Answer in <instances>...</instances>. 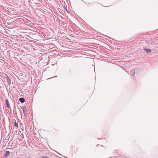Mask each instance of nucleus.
Here are the masks:
<instances>
[{
    "label": "nucleus",
    "mask_w": 158,
    "mask_h": 158,
    "mask_svg": "<svg viewBox=\"0 0 158 158\" xmlns=\"http://www.w3.org/2000/svg\"><path fill=\"white\" fill-rule=\"evenodd\" d=\"M19 101L21 103H23L25 101L24 98H20L19 99Z\"/></svg>",
    "instance_id": "20e7f679"
},
{
    "label": "nucleus",
    "mask_w": 158,
    "mask_h": 158,
    "mask_svg": "<svg viewBox=\"0 0 158 158\" xmlns=\"http://www.w3.org/2000/svg\"><path fill=\"white\" fill-rule=\"evenodd\" d=\"M131 73L132 75H134L135 73V70L133 69H132L131 70Z\"/></svg>",
    "instance_id": "423d86ee"
},
{
    "label": "nucleus",
    "mask_w": 158,
    "mask_h": 158,
    "mask_svg": "<svg viewBox=\"0 0 158 158\" xmlns=\"http://www.w3.org/2000/svg\"><path fill=\"white\" fill-rule=\"evenodd\" d=\"M23 110L24 114L25 116H26V114L27 108L25 106H23L22 107Z\"/></svg>",
    "instance_id": "f257e3e1"
},
{
    "label": "nucleus",
    "mask_w": 158,
    "mask_h": 158,
    "mask_svg": "<svg viewBox=\"0 0 158 158\" xmlns=\"http://www.w3.org/2000/svg\"><path fill=\"white\" fill-rule=\"evenodd\" d=\"M6 105L9 104V101L7 99L6 100Z\"/></svg>",
    "instance_id": "6e6552de"
},
{
    "label": "nucleus",
    "mask_w": 158,
    "mask_h": 158,
    "mask_svg": "<svg viewBox=\"0 0 158 158\" xmlns=\"http://www.w3.org/2000/svg\"><path fill=\"white\" fill-rule=\"evenodd\" d=\"M10 152L9 151H6L5 153L4 154V156L5 157H8L10 155Z\"/></svg>",
    "instance_id": "f03ea898"
},
{
    "label": "nucleus",
    "mask_w": 158,
    "mask_h": 158,
    "mask_svg": "<svg viewBox=\"0 0 158 158\" xmlns=\"http://www.w3.org/2000/svg\"><path fill=\"white\" fill-rule=\"evenodd\" d=\"M6 106H7V107L8 108H9V104H7V105H6Z\"/></svg>",
    "instance_id": "9d476101"
},
{
    "label": "nucleus",
    "mask_w": 158,
    "mask_h": 158,
    "mask_svg": "<svg viewBox=\"0 0 158 158\" xmlns=\"http://www.w3.org/2000/svg\"><path fill=\"white\" fill-rule=\"evenodd\" d=\"M85 2V3L87 4H89V5L90 4V3H89L86 2Z\"/></svg>",
    "instance_id": "9b49d317"
},
{
    "label": "nucleus",
    "mask_w": 158,
    "mask_h": 158,
    "mask_svg": "<svg viewBox=\"0 0 158 158\" xmlns=\"http://www.w3.org/2000/svg\"><path fill=\"white\" fill-rule=\"evenodd\" d=\"M41 158H49L48 157L46 156H43Z\"/></svg>",
    "instance_id": "1a4fd4ad"
},
{
    "label": "nucleus",
    "mask_w": 158,
    "mask_h": 158,
    "mask_svg": "<svg viewBox=\"0 0 158 158\" xmlns=\"http://www.w3.org/2000/svg\"><path fill=\"white\" fill-rule=\"evenodd\" d=\"M143 50H145V51H146V52L149 53V52H150L151 51V50L149 48H143Z\"/></svg>",
    "instance_id": "7ed1b4c3"
},
{
    "label": "nucleus",
    "mask_w": 158,
    "mask_h": 158,
    "mask_svg": "<svg viewBox=\"0 0 158 158\" xmlns=\"http://www.w3.org/2000/svg\"><path fill=\"white\" fill-rule=\"evenodd\" d=\"M7 82L8 83V84L10 85L11 84V81L10 79L9 78V77H7Z\"/></svg>",
    "instance_id": "39448f33"
},
{
    "label": "nucleus",
    "mask_w": 158,
    "mask_h": 158,
    "mask_svg": "<svg viewBox=\"0 0 158 158\" xmlns=\"http://www.w3.org/2000/svg\"><path fill=\"white\" fill-rule=\"evenodd\" d=\"M16 127H18V123H16V122H15L14 123Z\"/></svg>",
    "instance_id": "0eeeda50"
}]
</instances>
